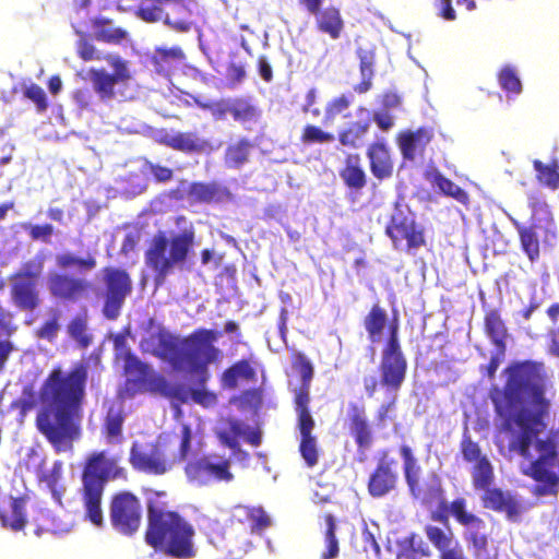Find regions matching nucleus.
I'll use <instances>...</instances> for the list:
<instances>
[{"instance_id":"obj_1","label":"nucleus","mask_w":559,"mask_h":559,"mask_svg":"<svg viewBox=\"0 0 559 559\" xmlns=\"http://www.w3.org/2000/svg\"><path fill=\"white\" fill-rule=\"evenodd\" d=\"M507 381L502 388L493 385L489 399L504 430L519 432L511 449L528 462L522 473L538 483L533 493L538 497L557 495L559 489V429L546 437L550 401L545 396V368L540 361H514L506 369Z\"/></svg>"},{"instance_id":"obj_2","label":"nucleus","mask_w":559,"mask_h":559,"mask_svg":"<svg viewBox=\"0 0 559 559\" xmlns=\"http://www.w3.org/2000/svg\"><path fill=\"white\" fill-rule=\"evenodd\" d=\"M88 378V365L80 361L68 373L51 370L39 390L43 407L36 415L37 430L56 453L71 452L81 437L82 405Z\"/></svg>"},{"instance_id":"obj_3","label":"nucleus","mask_w":559,"mask_h":559,"mask_svg":"<svg viewBox=\"0 0 559 559\" xmlns=\"http://www.w3.org/2000/svg\"><path fill=\"white\" fill-rule=\"evenodd\" d=\"M219 336V332L204 328L194 330L183 340L159 332L154 353L175 370L195 374V384L204 388L210 379L209 365L222 358V350L214 345Z\"/></svg>"},{"instance_id":"obj_4","label":"nucleus","mask_w":559,"mask_h":559,"mask_svg":"<svg viewBox=\"0 0 559 559\" xmlns=\"http://www.w3.org/2000/svg\"><path fill=\"white\" fill-rule=\"evenodd\" d=\"M460 451L466 463L473 464L471 468L474 490L483 491L480 497L485 509L504 514L507 521L520 523L523 514L530 509L519 495L499 487H492L495 471L491 462L483 453L480 445L464 433L460 442Z\"/></svg>"},{"instance_id":"obj_5","label":"nucleus","mask_w":559,"mask_h":559,"mask_svg":"<svg viewBox=\"0 0 559 559\" xmlns=\"http://www.w3.org/2000/svg\"><path fill=\"white\" fill-rule=\"evenodd\" d=\"M164 491L154 492L147 499V528L145 540L155 549L178 558L194 556L193 527L177 512L170 511Z\"/></svg>"},{"instance_id":"obj_6","label":"nucleus","mask_w":559,"mask_h":559,"mask_svg":"<svg viewBox=\"0 0 559 559\" xmlns=\"http://www.w3.org/2000/svg\"><path fill=\"white\" fill-rule=\"evenodd\" d=\"M124 468L119 466L117 457H110L106 451L91 453L81 475L80 497L84 509V519L93 525H104L103 496L110 480L124 478Z\"/></svg>"},{"instance_id":"obj_7","label":"nucleus","mask_w":559,"mask_h":559,"mask_svg":"<svg viewBox=\"0 0 559 559\" xmlns=\"http://www.w3.org/2000/svg\"><path fill=\"white\" fill-rule=\"evenodd\" d=\"M292 367L300 376L297 385L289 382V391L293 394V406L296 414V427L300 433L299 453L308 467H313L319 462V447L313 435L316 420L310 411V388L314 376L311 361L302 353L293 356Z\"/></svg>"},{"instance_id":"obj_8","label":"nucleus","mask_w":559,"mask_h":559,"mask_svg":"<svg viewBox=\"0 0 559 559\" xmlns=\"http://www.w3.org/2000/svg\"><path fill=\"white\" fill-rule=\"evenodd\" d=\"M129 336V329L114 336L115 357L123 362L126 381L119 390V400L108 404L103 419L102 432L108 443H119L122 439V426L127 415L122 400L133 397L140 392V359L127 344Z\"/></svg>"},{"instance_id":"obj_9","label":"nucleus","mask_w":559,"mask_h":559,"mask_svg":"<svg viewBox=\"0 0 559 559\" xmlns=\"http://www.w3.org/2000/svg\"><path fill=\"white\" fill-rule=\"evenodd\" d=\"M400 454L403 459V471L409 493L414 499L420 500L424 504L438 502V510L431 512L430 519L443 524H449V504L444 499V489L441 479L432 475L431 480L423 487L419 484V466L412 449L403 444L400 447Z\"/></svg>"},{"instance_id":"obj_10","label":"nucleus","mask_w":559,"mask_h":559,"mask_svg":"<svg viewBox=\"0 0 559 559\" xmlns=\"http://www.w3.org/2000/svg\"><path fill=\"white\" fill-rule=\"evenodd\" d=\"M195 233L192 228L167 238L164 231H158L151 248L146 251V263L158 273L167 274L176 264L183 263L194 246Z\"/></svg>"},{"instance_id":"obj_11","label":"nucleus","mask_w":559,"mask_h":559,"mask_svg":"<svg viewBox=\"0 0 559 559\" xmlns=\"http://www.w3.org/2000/svg\"><path fill=\"white\" fill-rule=\"evenodd\" d=\"M399 320L394 318L388 324V338L385 340L379 365L380 384L388 392H399L407 374V359L402 349L399 335Z\"/></svg>"},{"instance_id":"obj_12","label":"nucleus","mask_w":559,"mask_h":559,"mask_svg":"<svg viewBox=\"0 0 559 559\" xmlns=\"http://www.w3.org/2000/svg\"><path fill=\"white\" fill-rule=\"evenodd\" d=\"M449 514L462 527V538L475 558L488 552L490 535L484 519L468 509L464 497H456L449 504Z\"/></svg>"},{"instance_id":"obj_13","label":"nucleus","mask_w":559,"mask_h":559,"mask_svg":"<svg viewBox=\"0 0 559 559\" xmlns=\"http://www.w3.org/2000/svg\"><path fill=\"white\" fill-rule=\"evenodd\" d=\"M104 288L98 294L103 299L102 313L109 321L117 320L120 314L127 297L132 292V281L127 271L105 266L102 270Z\"/></svg>"},{"instance_id":"obj_14","label":"nucleus","mask_w":559,"mask_h":559,"mask_svg":"<svg viewBox=\"0 0 559 559\" xmlns=\"http://www.w3.org/2000/svg\"><path fill=\"white\" fill-rule=\"evenodd\" d=\"M43 271V262H26L20 272L11 276L10 297L13 305L21 311L33 312L41 304L38 290V278Z\"/></svg>"},{"instance_id":"obj_15","label":"nucleus","mask_w":559,"mask_h":559,"mask_svg":"<svg viewBox=\"0 0 559 559\" xmlns=\"http://www.w3.org/2000/svg\"><path fill=\"white\" fill-rule=\"evenodd\" d=\"M185 474L189 483L197 486L230 483L235 478L230 459L216 453L205 454L188 462L185 466Z\"/></svg>"},{"instance_id":"obj_16","label":"nucleus","mask_w":559,"mask_h":559,"mask_svg":"<svg viewBox=\"0 0 559 559\" xmlns=\"http://www.w3.org/2000/svg\"><path fill=\"white\" fill-rule=\"evenodd\" d=\"M385 234L395 249L404 248L414 252L426 245L425 228L416 222L415 216L396 205L385 227Z\"/></svg>"},{"instance_id":"obj_17","label":"nucleus","mask_w":559,"mask_h":559,"mask_svg":"<svg viewBox=\"0 0 559 559\" xmlns=\"http://www.w3.org/2000/svg\"><path fill=\"white\" fill-rule=\"evenodd\" d=\"M109 520L112 528L124 536L134 535L140 527V500L127 490L112 493L109 499Z\"/></svg>"},{"instance_id":"obj_18","label":"nucleus","mask_w":559,"mask_h":559,"mask_svg":"<svg viewBox=\"0 0 559 559\" xmlns=\"http://www.w3.org/2000/svg\"><path fill=\"white\" fill-rule=\"evenodd\" d=\"M155 141L185 154L210 155L219 147V143L203 138L198 131L170 132L162 129L156 132Z\"/></svg>"},{"instance_id":"obj_19","label":"nucleus","mask_w":559,"mask_h":559,"mask_svg":"<svg viewBox=\"0 0 559 559\" xmlns=\"http://www.w3.org/2000/svg\"><path fill=\"white\" fill-rule=\"evenodd\" d=\"M50 296L57 301L75 304L93 290V283L72 274L52 272L47 278Z\"/></svg>"},{"instance_id":"obj_20","label":"nucleus","mask_w":559,"mask_h":559,"mask_svg":"<svg viewBox=\"0 0 559 559\" xmlns=\"http://www.w3.org/2000/svg\"><path fill=\"white\" fill-rule=\"evenodd\" d=\"M400 474L397 462L389 457L388 451H382L367 481V491L374 499L383 498L397 489Z\"/></svg>"},{"instance_id":"obj_21","label":"nucleus","mask_w":559,"mask_h":559,"mask_svg":"<svg viewBox=\"0 0 559 559\" xmlns=\"http://www.w3.org/2000/svg\"><path fill=\"white\" fill-rule=\"evenodd\" d=\"M347 428L357 447L358 461H366L367 451L371 449L374 442V432L362 405L348 404Z\"/></svg>"},{"instance_id":"obj_22","label":"nucleus","mask_w":559,"mask_h":559,"mask_svg":"<svg viewBox=\"0 0 559 559\" xmlns=\"http://www.w3.org/2000/svg\"><path fill=\"white\" fill-rule=\"evenodd\" d=\"M258 359L253 355L233 362L219 376L221 385L224 389L236 390L241 382H255L258 379Z\"/></svg>"},{"instance_id":"obj_23","label":"nucleus","mask_w":559,"mask_h":559,"mask_svg":"<svg viewBox=\"0 0 559 559\" xmlns=\"http://www.w3.org/2000/svg\"><path fill=\"white\" fill-rule=\"evenodd\" d=\"M433 139V130L420 127L415 131H402L396 136V143L405 160L413 162L418 156L423 157L427 145Z\"/></svg>"},{"instance_id":"obj_24","label":"nucleus","mask_w":559,"mask_h":559,"mask_svg":"<svg viewBox=\"0 0 559 559\" xmlns=\"http://www.w3.org/2000/svg\"><path fill=\"white\" fill-rule=\"evenodd\" d=\"M366 156L369 160L370 171L376 179L382 181L393 176L394 159L383 139L370 143Z\"/></svg>"},{"instance_id":"obj_25","label":"nucleus","mask_w":559,"mask_h":559,"mask_svg":"<svg viewBox=\"0 0 559 559\" xmlns=\"http://www.w3.org/2000/svg\"><path fill=\"white\" fill-rule=\"evenodd\" d=\"M190 204H218L231 199L227 187L217 181H194L187 191Z\"/></svg>"},{"instance_id":"obj_26","label":"nucleus","mask_w":559,"mask_h":559,"mask_svg":"<svg viewBox=\"0 0 559 559\" xmlns=\"http://www.w3.org/2000/svg\"><path fill=\"white\" fill-rule=\"evenodd\" d=\"M26 502V496L3 499L0 502L1 525L14 532L24 530L27 524Z\"/></svg>"},{"instance_id":"obj_27","label":"nucleus","mask_w":559,"mask_h":559,"mask_svg":"<svg viewBox=\"0 0 559 559\" xmlns=\"http://www.w3.org/2000/svg\"><path fill=\"white\" fill-rule=\"evenodd\" d=\"M162 20L178 32H188L191 28L190 17L198 4L194 0H174L167 5Z\"/></svg>"},{"instance_id":"obj_28","label":"nucleus","mask_w":559,"mask_h":559,"mask_svg":"<svg viewBox=\"0 0 559 559\" xmlns=\"http://www.w3.org/2000/svg\"><path fill=\"white\" fill-rule=\"evenodd\" d=\"M231 522L261 532L271 525V519L262 507L236 506L231 511Z\"/></svg>"},{"instance_id":"obj_29","label":"nucleus","mask_w":559,"mask_h":559,"mask_svg":"<svg viewBox=\"0 0 559 559\" xmlns=\"http://www.w3.org/2000/svg\"><path fill=\"white\" fill-rule=\"evenodd\" d=\"M185 59L186 55L180 47L157 48L151 56L150 62L156 73L169 76L183 64Z\"/></svg>"},{"instance_id":"obj_30","label":"nucleus","mask_w":559,"mask_h":559,"mask_svg":"<svg viewBox=\"0 0 559 559\" xmlns=\"http://www.w3.org/2000/svg\"><path fill=\"white\" fill-rule=\"evenodd\" d=\"M344 185L353 191H360L367 185V175L361 166L359 154H348L344 167L340 170Z\"/></svg>"},{"instance_id":"obj_31","label":"nucleus","mask_w":559,"mask_h":559,"mask_svg":"<svg viewBox=\"0 0 559 559\" xmlns=\"http://www.w3.org/2000/svg\"><path fill=\"white\" fill-rule=\"evenodd\" d=\"M484 330L496 348H507L508 328L498 309L485 311Z\"/></svg>"},{"instance_id":"obj_32","label":"nucleus","mask_w":559,"mask_h":559,"mask_svg":"<svg viewBox=\"0 0 559 559\" xmlns=\"http://www.w3.org/2000/svg\"><path fill=\"white\" fill-rule=\"evenodd\" d=\"M316 16V27L326 34L331 39H338L344 29V21L337 8L330 5L321 10Z\"/></svg>"},{"instance_id":"obj_33","label":"nucleus","mask_w":559,"mask_h":559,"mask_svg":"<svg viewBox=\"0 0 559 559\" xmlns=\"http://www.w3.org/2000/svg\"><path fill=\"white\" fill-rule=\"evenodd\" d=\"M230 116L234 121L240 123L246 129L248 124L255 123L261 118L260 108L248 97L231 98Z\"/></svg>"},{"instance_id":"obj_34","label":"nucleus","mask_w":559,"mask_h":559,"mask_svg":"<svg viewBox=\"0 0 559 559\" xmlns=\"http://www.w3.org/2000/svg\"><path fill=\"white\" fill-rule=\"evenodd\" d=\"M428 180L445 197L452 198L463 205L469 204L468 193L460 186L454 183L451 179L443 176L439 170L431 173L428 177Z\"/></svg>"},{"instance_id":"obj_35","label":"nucleus","mask_w":559,"mask_h":559,"mask_svg":"<svg viewBox=\"0 0 559 559\" xmlns=\"http://www.w3.org/2000/svg\"><path fill=\"white\" fill-rule=\"evenodd\" d=\"M253 148V143L247 139L241 138L234 143H230L224 153V162L229 168H240L248 160L250 152Z\"/></svg>"},{"instance_id":"obj_36","label":"nucleus","mask_w":559,"mask_h":559,"mask_svg":"<svg viewBox=\"0 0 559 559\" xmlns=\"http://www.w3.org/2000/svg\"><path fill=\"white\" fill-rule=\"evenodd\" d=\"M357 56L359 59V71L361 75V81L354 87V90L359 94H364L368 92L372 86L376 56L373 51L366 50L362 48L357 49Z\"/></svg>"},{"instance_id":"obj_37","label":"nucleus","mask_w":559,"mask_h":559,"mask_svg":"<svg viewBox=\"0 0 559 559\" xmlns=\"http://www.w3.org/2000/svg\"><path fill=\"white\" fill-rule=\"evenodd\" d=\"M369 128V119L357 120L338 132V141L343 146L358 148L361 146Z\"/></svg>"},{"instance_id":"obj_38","label":"nucleus","mask_w":559,"mask_h":559,"mask_svg":"<svg viewBox=\"0 0 559 559\" xmlns=\"http://www.w3.org/2000/svg\"><path fill=\"white\" fill-rule=\"evenodd\" d=\"M56 264L61 270L75 267L80 272H91L97 266V261L91 252H87L84 257H78L72 252H63L56 257Z\"/></svg>"},{"instance_id":"obj_39","label":"nucleus","mask_w":559,"mask_h":559,"mask_svg":"<svg viewBox=\"0 0 559 559\" xmlns=\"http://www.w3.org/2000/svg\"><path fill=\"white\" fill-rule=\"evenodd\" d=\"M424 532L427 539L439 551V555H443V552L451 550L454 545H459L450 528L445 531L439 526L427 524Z\"/></svg>"},{"instance_id":"obj_40","label":"nucleus","mask_w":559,"mask_h":559,"mask_svg":"<svg viewBox=\"0 0 559 559\" xmlns=\"http://www.w3.org/2000/svg\"><path fill=\"white\" fill-rule=\"evenodd\" d=\"M388 317L383 308L378 304L373 305L364 319V326L371 342H377L383 332Z\"/></svg>"},{"instance_id":"obj_41","label":"nucleus","mask_w":559,"mask_h":559,"mask_svg":"<svg viewBox=\"0 0 559 559\" xmlns=\"http://www.w3.org/2000/svg\"><path fill=\"white\" fill-rule=\"evenodd\" d=\"M533 168L536 171V179L542 185L551 190L559 189V164L552 159L545 164L539 159L533 160Z\"/></svg>"},{"instance_id":"obj_42","label":"nucleus","mask_w":559,"mask_h":559,"mask_svg":"<svg viewBox=\"0 0 559 559\" xmlns=\"http://www.w3.org/2000/svg\"><path fill=\"white\" fill-rule=\"evenodd\" d=\"M325 523L324 530V544L325 549L321 552V559H336L340 555V545L336 538V520L331 513H326L323 516Z\"/></svg>"},{"instance_id":"obj_43","label":"nucleus","mask_w":559,"mask_h":559,"mask_svg":"<svg viewBox=\"0 0 559 559\" xmlns=\"http://www.w3.org/2000/svg\"><path fill=\"white\" fill-rule=\"evenodd\" d=\"M536 227L535 224L518 227L522 249L531 261H535L539 257V239Z\"/></svg>"},{"instance_id":"obj_44","label":"nucleus","mask_w":559,"mask_h":559,"mask_svg":"<svg viewBox=\"0 0 559 559\" xmlns=\"http://www.w3.org/2000/svg\"><path fill=\"white\" fill-rule=\"evenodd\" d=\"M169 384L164 376L153 372L148 365L142 362V389L165 396Z\"/></svg>"},{"instance_id":"obj_45","label":"nucleus","mask_w":559,"mask_h":559,"mask_svg":"<svg viewBox=\"0 0 559 559\" xmlns=\"http://www.w3.org/2000/svg\"><path fill=\"white\" fill-rule=\"evenodd\" d=\"M91 80L95 91L103 99L114 96V86L117 80L112 74L106 73L105 70H91Z\"/></svg>"},{"instance_id":"obj_46","label":"nucleus","mask_w":559,"mask_h":559,"mask_svg":"<svg viewBox=\"0 0 559 559\" xmlns=\"http://www.w3.org/2000/svg\"><path fill=\"white\" fill-rule=\"evenodd\" d=\"M68 333L81 348H87L92 344L93 337L87 333V321L84 317H74L68 324Z\"/></svg>"},{"instance_id":"obj_47","label":"nucleus","mask_w":559,"mask_h":559,"mask_svg":"<svg viewBox=\"0 0 559 559\" xmlns=\"http://www.w3.org/2000/svg\"><path fill=\"white\" fill-rule=\"evenodd\" d=\"M334 140L335 136L333 133L324 131L320 127L311 123L306 124L300 134V142L304 145L325 144Z\"/></svg>"},{"instance_id":"obj_48","label":"nucleus","mask_w":559,"mask_h":559,"mask_svg":"<svg viewBox=\"0 0 559 559\" xmlns=\"http://www.w3.org/2000/svg\"><path fill=\"white\" fill-rule=\"evenodd\" d=\"M388 399L374 413V420L378 427H384L388 423L396 419L397 392H388Z\"/></svg>"},{"instance_id":"obj_49","label":"nucleus","mask_w":559,"mask_h":559,"mask_svg":"<svg viewBox=\"0 0 559 559\" xmlns=\"http://www.w3.org/2000/svg\"><path fill=\"white\" fill-rule=\"evenodd\" d=\"M94 26L96 27V39L105 43L118 44L127 35V33L123 29L110 26L109 22L105 20H96L94 22Z\"/></svg>"},{"instance_id":"obj_50","label":"nucleus","mask_w":559,"mask_h":559,"mask_svg":"<svg viewBox=\"0 0 559 559\" xmlns=\"http://www.w3.org/2000/svg\"><path fill=\"white\" fill-rule=\"evenodd\" d=\"M233 402L239 409H258L263 403V391L260 388L245 390Z\"/></svg>"},{"instance_id":"obj_51","label":"nucleus","mask_w":559,"mask_h":559,"mask_svg":"<svg viewBox=\"0 0 559 559\" xmlns=\"http://www.w3.org/2000/svg\"><path fill=\"white\" fill-rule=\"evenodd\" d=\"M498 82L508 94L519 95L522 92V83L514 68L510 66H506L499 71Z\"/></svg>"},{"instance_id":"obj_52","label":"nucleus","mask_w":559,"mask_h":559,"mask_svg":"<svg viewBox=\"0 0 559 559\" xmlns=\"http://www.w3.org/2000/svg\"><path fill=\"white\" fill-rule=\"evenodd\" d=\"M198 107L203 110L211 112L212 117L215 120H224L227 115H230L231 110V98L228 99H219L216 102H201L194 100Z\"/></svg>"},{"instance_id":"obj_53","label":"nucleus","mask_w":559,"mask_h":559,"mask_svg":"<svg viewBox=\"0 0 559 559\" xmlns=\"http://www.w3.org/2000/svg\"><path fill=\"white\" fill-rule=\"evenodd\" d=\"M142 471L155 475L164 474L167 471L165 455L157 449L148 455H142Z\"/></svg>"},{"instance_id":"obj_54","label":"nucleus","mask_w":559,"mask_h":559,"mask_svg":"<svg viewBox=\"0 0 559 559\" xmlns=\"http://www.w3.org/2000/svg\"><path fill=\"white\" fill-rule=\"evenodd\" d=\"M408 542L409 547L401 551L396 559H417V556L429 557L431 555L429 546L416 535H412Z\"/></svg>"},{"instance_id":"obj_55","label":"nucleus","mask_w":559,"mask_h":559,"mask_svg":"<svg viewBox=\"0 0 559 559\" xmlns=\"http://www.w3.org/2000/svg\"><path fill=\"white\" fill-rule=\"evenodd\" d=\"M528 205L532 211L533 221L544 218L545 221H551V212L547 202L538 197L531 195L528 198Z\"/></svg>"},{"instance_id":"obj_56","label":"nucleus","mask_w":559,"mask_h":559,"mask_svg":"<svg viewBox=\"0 0 559 559\" xmlns=\"http://www.w3.org/2000/svg\"><path fill=\"white\" fill-rule=\"evenodd\" d=\"M24 229L28 233V236L32 240L49 242L51 236L55 233V228L51 224H43V225H24Z\"/></svg>"},{"instance_id":"obj_57","label":"nucleus","mask_w":559,"mask_h":559,"mask_svg":"<svg viewBox=\"0 0 559 559\" xmlns=\"http://www.w3.org/2000/svg\"><path fill=\"white\" fill-rule=\"evenodd\" d=\"M24 96L32 100L39 112L47 109L48 103L45 91L37 84H31L24 90Z\"/></svg>"},{"instance_id":"obj_58","label":"nucleus","mask_w":559,"mask_h":559,"mask_svg":"<svg viewBox=\"0 0 559 559\" xmlns=\"http://www.w3.org/2000/svg\"><path fill=\"white\" fill-rule=\"evenodd\" d=\"M59 314L55 313L49 320L45 321L36 332L37 337L49 342L57 337L59 331Z\"/></svg>"},{"instance_id":"obj_59","label":"nucleus","mask_w":559,"mask_h":559,"mask_svg":"<svg viewBox=\"0 0 559 559\" xmlns=\"http://www.w3.org/2000/svg\"><path fill=\"white\" fill-rule=\"evenodd\" d=\"M105 60L114 68L112 75L117 82L126 81L130 78L127 62L123 61L119 56L107 55Z\"/></svg>"},{"instance_id":"obj_60","label":"nucleus","mask_w":559,"mask_h":559,"mask_svg":"<svg viewBox=\"0 0 559 559\" xmlns=\"http://www.w3.org/2000/svg\"><path fill=\"white\" fill-rule=\"evenodd\" d=\"M62 474V462L56 461L49 472H43L38 476L39 483H44L48 488L59 485Z\"/></svg>"},{"instance_id":"obj_61","label":"nucleus","mask_w":559,"mask_h":559,"mask_svg":"<svg viewBox=\"0 0 559 559\" xmlns=\"http://www.w3.org/2000/svg\"><path fill=\"white\" fill-rule=\"evenodd\" d=\"M507 348H496V353L491 355L489 362L486 366H480V371L485 372L489 380H493L496 372L504 359Z\"/></svg>"},{"instance_id":"obj_62","label":"nucleus","mask_w":559,"mask_h":559,"mask_svg":"<svg viewBox=\"0 0 559 559\" xmlns=\"http://www.w3.org/2000/svg\"><path fill=\"white\" fill-rule=\"evenodd\" d=\"M192 430L189 425L181 426L180 444L178 457L180 461L187 460L191 452Z\"/></svg>"},{"instance_id":"obj_63","label":"nucleus","mask_w":559,"mask_h":559,"mask_svg":"<svg viewBox=\"0 0 559 559\" xmlns=\"http://www.w3.org/2000/svg\"><path fill=\"white\" fill-rule=\"evenodd\" d=\"M350 105V100L347 96L342 95L332 99L325 107V118L333 119L335 116L347 109Z\"/></svg>"},{"instance_id":"obj_64","label":"nucleus","mask_w":559,"mask_h":559,"mask_svg":"<svg viewBox=\"0 0 559 559\" xmlns=\"http://www.w3.org/2000/svg\"><path fill=\"white\" fill-rule=\"evenodd\" d=\"M146 165L157 182H167L170 181L174 177V171L171 168L150 162H147Z\"/></svg>"}]
</instances>
